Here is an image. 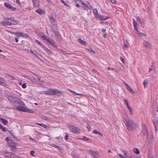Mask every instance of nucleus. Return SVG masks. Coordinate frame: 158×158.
<instances>
[{
	"label": "nucleus",
	"mask_w": 158,
	"mask_h": 158,
	"mask_svg": "<svg viewBox=\"0 0 158 158\" xmlns=\"http://www.w3.org/2000/svg\"><path fill=\"white\" fill-rule=\"evenodd\" d=\"M128 130L130 131L134 130L136 127L135 123L130 118H127L124 121Z\"/></svg>",
	"instance_id": "f257e3e1"
},
{
	"label": "nucleus",
	"mask_w": 158,
	"mask_h": 158,
	"mask_svg": "<svg viewBox=\"0 0 158 158\" xmlns=\"http://www.w3.org/2000/svg\"><path fill=\"white\" fill-rule=\"evenodd\" d=\"M15 23H12L10 19H5L1 23L4 26L11 25H17L19 22L18 21H15Z\"/></svg>",
	"instance_id": "f03ea898"
},
{
	"label": "nucleus",
	"mask_w": 158,
	"mask_h": 158,
	"mask_svg": "<svg viewBox=\"0 0 158 158\" xmlns=\"http://www.w3.org/2000/svg\"><path fill=\"white\" fill-rule=\"evenodd\" d=\"M69 129L70 131L73 133L79 132L80 131V130L78 128L72 126H69Z\"/></svg>",
	"instance_id": "7ed1b4c3"
},
{
	"label": "nucleus",
	"mask_w": 158,
	"mask_h": 158,
	"mask_svg": "<svg viewBox=\"0 0 158 158\" xmlns=\"http://www.w3.org/2000/svg\"><path fill=\"white\" fill-rule=\"evenodd\" d=\"M89 154L92 157L95 158H99L98 153L94 151L91 150L89 151Z\"/></svg>",
	"instance_id": "20e7f679"
},
{
	"label": "nucleus",
	"mask_w": 158,
	"mask_h": 158,
	"mask_svg": "<svg viewBox=\"0 0 158 158\" xmlns=\"http://www.w3.org/2000/svg\"><path fill=\"white\" fill-rule=\"evenodd\" d=\"M76 6L77 7L81 6L83 7L85 9H87L89 8V7L88 6L87 4L86 3H85L83 2H81L80 4L77 3Z\"/></svg>",
	"instance_id": "39448f33"
},
{
	"label": "nucleus",
	"mask_w": 158,
	"mask_h": 158,
	"mask_svg": "<svg viewBox=\"0 0 158 158\" xmlns=\"http://www.w3.org/2000/svg\"><path fill=\"white\" fill-rule=\"evenodd\" d=\"M142 130L140 133V135L143 136V135H145L147 134V131L145 126L144 124H142Z\"/></svg>",
	"instance_id": "423d86ee"
},
{
	"label": "nucleus",
	"mask_w": 158,
	"mask_h": 158,
	"mask_svg": "<svg viewBox=\"0 0 158 158\" xmlns=\"http://www.w3.org/2000/svg\"><path fill=\"white\" fill-rule=\"evenodd\" d=\"M49 95H55L57 94L58 93H60L58 90L56 89H49Z\"/></svg>",
	"instance_id": "0eeeda50"
},
{
	"label": "nucleus",
	"mask_w": 158,
	"mask_h": 158,
	"mask_svg": "<svg viewBox=\"0 0 158 158\" xmlns=\"http://www.w3.org/2000/svg\"><path fill=\"white\" fill-rule=\"evenodd\" d=\"M4 5L6 7H8V8L11 9L13 11L15 10L16 8L15 7H12V6L9 3L7 2H5L4 3Z\"/></svg>",
	"instance_id": "6e6552de"
},
{
	"label": "nucleus",
	"mask_w": 158,
	"mask_h": 158,
	"mask_svg": "<svg viewBox=\"0 0 158 158\" xmlns=\"http://www.w3.org/2000/svg\"><path fill=\"white\" fill-rule=\"evenodd\" d=\"M144 46L146 48H151V45L150 43L147 41H144L143 43Z\"/></svg>",
	"instance_id": "1a4fd4ad"
},
{
	"label": "nucleus",
	"mask_w": 158,
	"mask_h": 158,
	"mask_svg": "<svg viewBox=\"0 0 158 158\" xmlns=\"http://www.w3.org/2000/svg\"><path fill=\"white\" fill-rule=\"evenodd\" d=\"M109 17L104 16L101 15H100L98 19L100 20H105L109 18Z\"/></svg>",
	"instance_id": "9d476101"
},
{
	"label": "nucleus",
	"mask_w": 158,
	"mask_h": 158,
	"mask_svg": "<svg viewBox=\"0 0 158 158\" xmlns=\"http://www.w3.org/2000/svg\"><path fill=\"white\" fill-rule=\"evenodd\" d=\"M12 154H13V153L9 152H6L4 153V156L5 157H8L10 156H11Z\"/></svg>",
	"instance_id": "9b49d317"
},
{
	"label": "nucleus",
	"mask_w": 158,
	"mask_h": 158,
	"mask_svg": "<svg viewBox=\"0 0 158 158\" xmlns=\"http://www.w3.org/2000/svg\"><path fill=\"white\" fill-rule=\"evenodd\" d=\"M133 23L134 29L136 31L137 34L138 32H139V31L136 26V23H135V19H133Z\"/></svg>",
	"instance_id": "f8f14e48"
},
{
	"label": "nucleus",
	"mask_w": 158,
	"mask_h": 158,
	"mask_svg": "<svg viewBox=\"0 0 158 158\" xmlns=\"http://www.w3.org/2000/svg\"><path fill=\"white\" fill-rule=\"evenodd\" d=\"M42 48L48 54H51V51L44 45L42 47Z\"/></svg>",
	"instance_id": "ddd939ff"
},
{
	"label": "nucleus",
	"mask_w": 158,
	"mask_h": 158,
	"mask_svg": "<svg viewBox=\"0 0 158 158\" xmlns=\"http://www.w3.org/2000/svg\"><path fill=\"white\" fill-rule=\"evenodd\" d=\"M0 85H5V80L3 78L0 77Z\"/></svg>",
	"instance_id": "4468645a"
},
{
	"label": "nucleus",
	"mask_w": 158,
	"mask_h": 158,
	"mask_svg": "<svg viewBox=\"0 0 158 158\" xmlns=\"http://www.w3.org/2000/svg\"><path fill=\"white\" fill-rule=\"evenodd\" d=\"M47 40L48 42L50 43L52 45H53L55 46H56V45H55V44H56V43L54 40H50L49 39H47Z\"/></svg>",
	"instance_id": "2eb2a0df"
},
{
	"label": "nucleus",
	"mask_w": 158,
	"mask_h": 158,
	"mask_svg": "<svg viewBox=\"0 0 158 158\" xmlns=\"http://www.w3.org/2000/svg\"><path fill=\"white\" fill-rule=\"evenodd\" d=\"M17 37L19 36H23V37H24V36H27V34H26L22 32L17 33Z\"/></svg>",
	"instance_id": "dca6fc26"
},
{
	"label": "nucleus",
	"mask_w": 158,
	"mask_h": 158,
	"mask_svg": "<svg viewBox=\"0 0 158 158\" xmlns=\"http://www.w3.org/2000/svg\"><path fill=\"white\" fill-rule=\"evenodd\" d=\"M17 109L18 110L25 111V108L22 107V106H17L16 107Z\"/></svg>",
	"instance_id": "f3484780"
},
{
	"label": "nucleus",
	"mask_w": 158,
	"mask_h": 158,
	"mask_svg": "<svg viewBox=\"0 0 158 158\" xmlns=\"http://www.w3.org/2000/svg\"><path fill=\"white\" fill-rule=\"evenodd\" d=\"M133 151L134 153L137 154H139L140 153V151L139 150L136 148H134L133 149Z\"/></svg>",
	"instance_id": "a211bd4d"
},
{
	"label": "nucleus",
	"mask_w": 158,
	"mask_h": 158,
	"mask_svg": "<svg viewBox=\"0 0 158 158\" xmlns=\"http://www.w3.org/2000/svg\"><path fill=\"white\" fill-rule=\"evenodd\" d=\"M1 122L5 125H6L8 123V121L4 118H1Z\"/></svg>",
	"instance_id": "6ab92c4d"
},
{
	"label": "nucleus",
	"mask_w": 158,
	"mask_h": 158,
	"mask_svg": "<svg viewBox=\"0 0 158 158\" xmlns=\"http://www.w3.org/2000/svg\"><path fill=\"white\" fill-rule=\"evenodd\" d=\"M78 41L83 45H86L87 44L85 41L82 40L80 38L78 39Z\"/></svg>",
	"instance_id": "aec40b11"
},
{
	"label": "nucleus",
	"mask_w": 158,
	"mask_h": 158,
	"mask_svg": "<svg viewBox=\"0 0 158 158\" xmlns=\"http://www.w3.org/2000/svg\"><path fill=\"white\" fill-rule=\"evenodd\" d=\"M36 12L40 15H43L44 14V11L40 9L36 10Z\"/></svg>",
	"instance_id": "412c9836"
},
{
	"label": "nucleus",
	"mask_w": 158,
	"mask_h": 158,
	"mask_svg": "<svg viewBox=\"0 0 158 158\" xmlns=\"http://www.w3.org/2000/svg\"><path fill=\"white\" fill-rule=\"evenodd\" d=\"M35 6H37L38 5L39 1L38 0H32Z\"/></svg>",
	"instance_id": "4be33fe9"
},
{
	"label": "nucleus",
	"mask_w": 158,
	"mask_h": 158,
	"mask_svg": "<svg viewBox=\"0 0 158 158\" xmlns=\"http://www.w3.org/2000/svg\"><path fill=\"white\" fill-rule=\"evenodd\" d=\"M93 132L94 134H98L101 136H102V134L99 131L96 130H94L93 131Z\"/></svg>",
	"instance_id": "5701e85b"
},
{
	"label": "nucleus",
	"mask_w": 158,
	"mask_h": 158,
	"mask_svg": "<svg viewBox=\"0 0 158 158\" xmlns=\"http://www.w3.org/2000/svg\"><path fill=\"white\" fill-rule=\"evenodd\" d=\"M11 150L12 152H16L17 150V149H16L15 146H11Z\"/></svg>",
	"instance_id": "b1692460"
},
{
	"label": "nucleus",
	"mask_w": 158,
	"mask_h": 158,
	"mask_svg": "<svg viewBox=\"0 0 158 158\" xmlns=\"http://www.w3.org/2000/svg\"><path fill=\"white\" fill-rule=\"evenodd\" d=\"M35 124H38V125L44 127V128H47L48 127L45 124H42L38 123H36Z\"/></svg>",
	"instance_id": "393cba45"
},
{
	"label": "nucleus",
	"mask_w": 158,
	"mask_h": 158,
	"mask_svg": "<svg viewBox=\"0 0 158 158\" xmlns=\"http://www.w3.org/2000/svg\"><path fill=\"white\" fill-rule=\"evenodd\" d=\"M0 129L2 130V131L4 132L6 131V128L1 124H0Z\"/></svg>",
	"instance_id": "a878e982"
},
{
	"label": "nucleus",
	"mask_w": 158,
	"mask_h": 158,
	"mask_svg": "<svg viewBox=\"0 0 158 158\" xmlns=\"http://www.w3.org/2000/svg\"><path fill=\"white\" fill-rule=\"evenodd\" d=\"M24 112L32 113L33 112V110L31 109L25 108V110Z\"/></svg>",
	"instance_id": "bb28decb"
},
{
	"label": "nucleus",
	"mask_w": 158,
	"mask_h": 158,
	"mask_svg": "<svg viewBox=\"0 0 158 158\" xmlns=\"http://www.w3.org/2000/svg\"><path fill=\"white\" fill-rule=\"evenodd\" d=\"M148 83V81L147 80H144L143 84L144 85V88H146V87L147 86V85Z\"/></svg>",
	"instance_id": "cd10ccee"
},
{
	"label": "nucleus",
	"mask_w": 158,
	"mask_h": 158,
	"mask_svg": "<svg viewBox=\"0 0 158 158\" xmlns=\"http://www.w3.org/2000/svg\"><path fill=\"white\" fill-rule=\"evenodd\" d=\"M127 106L128 109H129L130 114H132V108L130 107L129 104L127 105Z\"/></svg>",
	"instance_id": "c85d7f7f"
},
{
	"label": "nucleus",
	"mask_w": 158,
	"mask_h": 158,
	"mask_svg": "<svg viewBox=\"0 0 158 158\" xmlns=\"http://www.w3.org/2000/svg\"><path fill=\"white\" fill-rule=\"evenodd\" d=\"M18 104L19 106H23L24 105V103L22 101H20L18 102Z\"/></svg>",
	"instance_id": "c756f323"
},
{
	"label": "nucleus",
	"mask_w": 158,
	"mask_h": 158,
	"mask_svg": "<svg viewBox=\"0 0 158 158\" xmlns=\"http://www.w3.org/2000/svg\"><path fill=\"white\" fill-rule=\"evenodd\" d=\"M41 94H43L49 95V89H48L47 91H42Z\"/></svg>",
	"instance_id": "7c9ffc66"
},
{
	"label": "nucleus",
	"mask_w": 158,
	"mask_h": 158,
	"mask_svg": "<svg viewBox=\"0 0 158 158\" xmlns=\"http://www.w3.org/2000/svg\"><path fill=\"white\" fill-rule=\"evenodd\" d=\"M127 89L129 90L131 93H134V91L131 89V88L130 86H128L127 87Z\"/></svg>",
	"instance_id": "2f4dec72"
},
{
	"label": "nucleus",
	"mask_w": 158,
	"mask_h": 158,
	"mask_svg": "<svg viewBox=\"0 0 158 158\" xmlns=\"http://www.w3.org/2000/svg\"><path fill=\"white\" fill-rule=\"evenodd\" d=\"M41 36L43 39L44 40H47V39H47V37L45 36V35H44V34H42V35H41Z\"/></svg>",
	"instance_id": "473e14b6"
},
{
	"label": "nucleus",
	"mask_w": 158,
	"mask_h": 158,
	"mask_svg": "<svg viewBox=\"0 0 158 158\" xmlns=\"http://www.w3.org/2000/svg\"><path fill=\"white\" fill-rule=\"evenodd\" d=\"M138 35L139 36H146V35L144 33L140 32H138V33H137Z\"/></svg>",
	"instance_id": "72a5a7b5"
},
{
	"label": "nucleus",
	"mask_w": 158,
	"mask_h": 158,
	"mask_svg": "<svg viewBox=\"0 0 158 158\" xmlns=\"http://www.w3.org/2000/svg\"><path fill=\"white\" fill-rule=\"evenodd\" d=\"M153 122L154 124L155 125V131H156L158 130L157 128V123L154 122V120H153Z\"/></svg>",
	"instance_id": "f704fd0d"
},
{
	"label": "nucleus",
	"mask_w": 158,
	"mask_h": 158,
	"mask_svg": "<svg viewBox=\"0 0 158 158\" xmlns=\"http://www.w3.org/2000/svg\"><path fill=\"white\" fill-rule=\"evenodd\" d=\"M35 41L36 42L38 43L39 45H40L42 47L44 45L42 44L41 42H40L39 40H36Z\"/></svg>",
	"instance_id": "c9c22d12"
},
{
	"label": "nucleus",
	"mask_w": 158,
	"mask_h": 158,
	"mask_svg": "<svg viewBox=\"0 0 158 158\" xmlns=\"http://www.w3.org/2000/svg\"><path fill=\"white\" fill-rule=\"evenodd\" d=\"M29 79L33 82H35L36 81L35 79L34 78H29Z\"/></svg>",
	"instance_id": "e433bc0d"
},
{
	"label": "nucleus",
	"mask_w": 158,
	"mask_h": 158,
	"mask_svg": "<svg viewBox=\"0 0 158 158\" xmlns=\"http://www.w3.org/2000/svg\"><path fill=\"white\" fill-rule=\"evenodd\" d=\"M52 146H53L54 147L56 148H57L58 149H60V147L59 146H58L55 144H52Z\"/></svg>",
	"instance_id": "4c0bfd02"
},
{
	"label": "nucleus",
	"mask_w": 158,
	"mask_h": 158,
	"mask_svg": "<svg viewBox=\"0 0 158 158\" xmlns=\"http://www.w3.org/2000/svg\"><path fill=\"white\" fill-rule=\"evenodd\" d=\"M93 12L94 15H96V14L98 13V10L96 9H94L93 10Z\"/></svg>",
	"instance_id": "58836bf2"
},
{
	"label": "nucleus",
	"mask_w": 158,
	"mask_h": 158,
	"mask_svg": "<svg viewBox=\"0 0 158 158\" xmlns=\"http://www.w3.org/2000/svg\"><path fill=\"white\" fill-rule=\"evenodd\" d=\"M61 2L63 3V4L65 6H68L69 5H68V3L67 2H64V0H61Z\"/></svg>",
	"instance_id": "ea45409f"
},
{
	"label": "nucleus",
	"mask_w": 158,
	"mask_h": 158,
	"mask_svg": "<svg viewBox=\"0 0 158 158\" xmlns=\"http://www.w3.org/2000/svg\"><path fill=\"white\" fill-rule=\"evenodd\" d=\"M56 139L59 141H60V140H61L63 139V138L62 137L60 136L59 137H56Z\"/></svg>",
	"instance_id": "a19ab883"
},
{
	"label": "nucleus",
	"mask_w": 158,
	"mask_h": 158,
	"mask_svg": "<svg viewBox=\"0 0 158 158\" xmlns=\"http://www.w3.org/2000/svg\"><path fill=\"white\" fill-rule=\"evenodd\" d=\"M11 156H12V157H13V158H18V156L14 154L13 153V154H12Z\"/></svg>",
	"instance_id": "79ce46f5"
},
{
	"label": "nucleus",
	"mask_w": 158,
	"mask_h": 158,
	"mask_svg": "<svg viewBox=\"0 0 158 158\" xmlns=\"http://www.w3.org/2000/svg\"><path fill=\"white\" fill-rule=\"evenodd\" d=\"M26 84L25 83L23 84L22 85V87L24 89L26 88Z\"/></svg>",
	"instance_id": "37998d69"
},
{
	"label": "nucleus",
	"mask_w": 158,
	"mask_h": 158,
	"mask_svg": "<svg viewBox=\"0 0 158 158\" xmlns=\"http://www.w3.org/2000/svg\"><path fill=\"white\" fill-rule=\"evenodd\" d=\"M88 51L90 52H92L93 53H95V52L91 48H89V49H88Z\"/></svg>",
	"instance_id": "c03bdc74"
},
{
	"label": "nucleus",
	"mask_w": 158,
	"mask_h": 158,
	"mask_svg": "<svg viewBox=\"0 0 158 158\" xmlns=\"http://www.w3.org/2000/svg\"><path fill=\"white\" fill-rule=\"evenodd\" d=\"M82 139L83 140H85L86 141H87L89 140V139L88 138H87V137H85V136L83 137Z\"/></svg>",
	"instance_id": "a18cd8bd"
},
{
	"label": "nucleus",
	"mask_w": 158,
	"mask_h": 158,
	"mask_svg": "<svg viewBox=\"0 0 158 158\" xmlns=\"http://www.w3.org/2000/svg\"><path fill=\"white\" fill-rule=\"evenodd\" d=\"M87 127L88 131H90V127L89 124H87Z\"/></svg>",
	"instance_id": "49530a36"
},
{
	"label": "nucleus",
	"mask_w": 158,
	"mask_h": 158,
	"mask_svg": "<svg viewBox=\"0 0 158 158\" xmlns=\"http://www.w3.org/2000/svg\"><path fill=\"white\" fill-rule=\"evenodd\" d=\"M124 102L125 103V104H126V105L127 106L129 104L128 103V102H127V99H124Z\"/></svg>",
	"instance_id": "de8ad7c7"
},
{
	"label": "nucleus",
	"mask_w": 158,
	"mask_h": 158,
	"mask_svg": "<svg viewBox=\"0 0 158 158\" xmlns=\"http://www.w3.org/2000/svg\"><path fill=\"white\" fill-rule=\"evenodd\" d=\"M123 47V48H128L129 46L126 44H124Z\"/></svg>",
	"instance_id": "09e8293b"
},
{
	"label": "nucleus",
	"mask_w": 158,
	"mask_h": 158,
	"mask_svg": "<svg viewBox=\"0 0 158 158\" xmlns=\"http://www.w3.org/2000/svg\"><path fill=\"white\" fill-rule=\"evenodd\" d=\"M118 155L121 158H126L125 157L123 156L121 154H119Z\"/></svg>",
	"instance_id": "8fccbe9b"
},
{
	"label": "nucleus",
	"mask_w": 158,
	"mask_h": 158,
	"mask_svg": "<svg viewBox=\"0 0 158 158\" xmlns=\"http://www.w3.org/2000/svg\"><path fill=\"white\" fill-rule=\"evenodd\" d=\"M120 60L122 61V62L123 63H124V60L123 58L122 57H120Z\"/></svg>",
	"instance_id": "3c124183"
},
{
	"label": "nucleus",
	"mask_w": 158,
	"mask_h": 158,
	"mask_svg": "<svg viewBox=\"0 0 158 158\" xmlns=\"http://www.w3.org/2000/svg\"><path fill=\"white\" fill-rule=\"evenodd\" d=\"M65 134H66V135H65V140H67L68 139L69 135L67 133H66Z\"/></svg>",
	"instance_id": "603ef678"
},
{
	"label": "nucleus",
	"mask_w": 158,
	"mask_h": 158,
	"mask_svg": "<svg viewBox=\"0 0 158 158\" xmlns=\"http://www.w3.org/2000/svg\"><path fill=\"white\" fill-rule=\"evenodd\" d=\"M35 153V152L34 151H31V152H30V154L32 156H34V153Z\"/></svg>",
	"instance_id": "864d4df0"
},
{
	"label": "nucleus",
	"mask_w": 158,
	"mask_h": 158,
	"mask_svg": "<svg viewBox=\"0 0 158 158\" xmlns=\"http://www.w3.org/2000/svg\"><path fill=\"white\" fill-rule=\"evenodd\" d=\"M110 1L113 3L115 4L116 3V1L115 0H110Z\"/></svg>",
	"instance_id": "5fc2aeb1"
},
{
	"label": "nucleus",
	"mask_w": 158,
	"mask_h": 158,
	"mask_svg": "<svg viewBox=\"0 0 158 158\" xmlns=\"http://www.w3.org/2000/svg\"><path fill=\"white\" fill-rule=\"evenodd\" d=\"M100 15H98V13L96 15H95L94 16L95 17L97 18H98Z\"/></svg>",
	"instance_id": "6e6d98bb"
},
{
	"label": "nucleus",
	"mask_w": 158,
	"mask_h": 158,
	"mask_svg": "<svg viewBox=\"0 0 158 158\" xmlns=\"http://www.w3.org/2000/svg\"><path fill=\"white\" fill-rule=\"evenodd\" d=\"M36 75L38 77H37L38 80L40 81H41V80H40L41 77L40 76H39L37 75Z\"/></svg>",
	"instance_id": "4d7b16f0"
},
{
	"label": "nucleus",
	"mask_w": 158,
	"mask_h": 158,
	"mask_svg": "<svg viewBox=\"0 0 158 158\" xmlns=\"http://www.w3.org/2000/svg\"><path fill=\"white\" fill-rule=\"evenodd\" d=\"M11 20V21L12 22V23H15V21H17V20H15L13 18H12V19H10Z\"/></svg>",
	"instance_id": "13d9d810"
},
{
	"label": "nucleus",
	"mask_w": 158,
	"mask_h": 158,
	"mask_svg": "<svg viewBox=\"0 0 158 158\" xmlns=\"http://www.w3.org/2000/svg\"><path fill=\"white\" fill-rule=\"evenodd\" d=\"M13 98V97H11V96H9L8 98V99L10 100V101L11 100V99L12 98Z\"/></svg>",
	"instance_id": "bf43d9fd"
},
{
	"label": "nucleus",
	"mask_w": 158,
	"mask_h": 158,
	"mask_svg": "<svg viewBox=\"0 0 158 158\" xmlns=\"http://www.w3.org/2000/svg\"><path fill=\"white\" fill-rule=\"evenodd\" d=\"M29 138L30 139L33 140H35L33 139V138H32L31 137H29Z\"/></svg>",
	"instance_id": "052dcab7"
},
{
	"label": "nucleus",
	"mask_w": 158,
	"mask_h": 158,
	"mask_svg": "<svg viewBox=\"0 0 158 158\" xmlns=\"http://www.w3.org/2000/svg\"><path fill=\"white\" fill-rule=\"evenodd\" d=\"M15 41L16 42H18V39H17V38H15Z\"/></svg>",
	"instance_id": "680f3d73"
},
{
	"label": "nucleus",
	"mask_w": 158,
	"mask_h": 158,
	"mask_svg": "<svg viewBox=\"0 0 158 158\" xmlns=\"http://www.w3.org/2000/svg\"><path fill=\"white\" fill-rule=\"evenodd\" d=\"M125 85L126 86V88L128 86H128V84H127V83H125Z\"/></svg>",
	"instance_id": "e2e57ef3"
},
{
	"label": "nucleus",
	"mask_w": 158,
	"mask_h": 158,
	"mask_svg": "<svg viewBox=\"0 0 158 158\" xmlns=\"http://www.w3.org/2000/svg\"><path fill=\"white\" fill-rule=\"evenodd\" d=\"M47 1L49 3H52V2L50 1V0H47Z\"/></svg>",
	"instance_id": "0e129e2a"
},
{
	"label": "nucleus",
	"mask_w": 158,
	"mask_h": 158,
	"mask_svg": "<svg viewBox=\"0 0 158 158\" xmlns=\"http://www.w3.org/2000/svg\"><path fill=\"white\" fill-rule=\"evenodd\" d=\"M9 140V138L8 137H6V140L7 141H8Z\"/></svg>",
	"instance_id": "69168bd1"
},
{
	"label": "nucleus",
	"mask_w": 158,
	"mask_h": 158,
	"mask_svg": "<svg viewBox=\"0 0 158 158\" xmlns=\"http://www.w3.org/2000/svg\"><path fill=\"white\" fill-rule=\"evenodd\" d=\"M152 70V68H149V72H150Z\"/></svg>",
	"instance_id": "338daca9"
},
{
	"label": "nucleus",
	"mask_w": 158,
	"mask_h": 158,
	"mask_svg": "<svg viewBox=\"0 0 158 158\" xmlns=\"http://www.w3.org/2000/svg\"><path fill=\"white\" fill-rule=\"evenodd\" d=\"M149 158H155L153 156H150L149 157Z\"/></svg>",
	"instance_id": "774afa93"
}]
</instances>
